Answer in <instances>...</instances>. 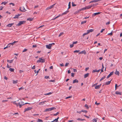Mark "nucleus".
<instances>
[{
    "label": "nucleus",
    "instance_id": "nucleus-16",
    "mask_svg": "<svg viewBox=\"0 0 122 122\" xmlns=\"http://www.w3.org/2000/svg\"><path fill=\"white\" fill-rule=\"evenodd\" d=\"M47 102V101H45L41 102L39 103V104L40 105H43L44 104V103L45 102Z\"/></svg>",
    "mask_w": 122,
    "mask_h": 122
},
{
    "label": "nucleus",
    "instance_id": "nucleus-61",
    "mask_svg": "<svg viewBox=\"0 0 122 122\" xmlns=\"http://www.w3.org/2000/svg\"><path fill=\"white\" fill-rule=\"evenodd\" d=\"M85 107H86L87 109L88 108V106L87 104H86L85 105Z\"/></svg>",
    "mask_w": 122,
    "mask_h": 122
},
{
    "label": "nucleus",
    "instance_id": "nucleus-57",
    "mask_svg": "<svg viewBox=\"0 0 122 122\" xmlns=\"http://www.w3.org/2000/svg\"><path fill=\"white\" fill-rule=\"evenodd\" d=\"M8 101V100H3L2 101V102H7Z\"/></svg>",
    "mask_w": 122,
    "mask_h": 122
},
{
    "label": "nucleus",
    "instance_id": "nucleus-46",
    "mask_svg": "<svg viewBox=\"0 0 122 122\" xmlns=\"http://www.w3.org/2000/svg\"><path fill=\"white\" fill-rule=\"evenodd\" d=\"M74 46V44L73 43L72 44H71L70 45V46L71 48L72 47Z\"/></svg>",
    "mask_w": 122,
    "mask_h": 122
},
{
    "label": "nucleus",
    "instance_id": "nucleus-56",
    "mask_svg": "<svg viewBox=\"0 0 122 122\" xmlns=\"http://www.w3.org/2000/svg\"><path fill=\"white\" fill-rule=\"evenodd\" d=\"M97 4H93V5H91L92 6H95L97 5Z\"/></svg>",
    "mask_w": 122,
    "mask_h": 122
},
{
    "label": "nucleus",
    "instance_id": "nucleus-54",
    "mask_svg": "<svg viewBox=\"0 0 122 122\" xmlns=\"http://www.w3.org/2000/svg\"><path fill=\"white\" fill-rule=\"evenodd\" d=\"M92 2H94V3H95V0H93L92 1H91V2H90L89 3H92Z\"/></svg>",
    "mask_w": 122,
    "mask_h": 122
},
{
    "label": "nucleus",
    "instance_id": "nucleus-14",
    "mask_svg": "<svg viewBox=\"0 0 122 122\" xmlns=\"http://www.w3.org/2000/svg\"><path fill=\"white\" fill-rule=\"evenodd\" d=\"M115 74L119 75V71H117V69L116 70L115 72Z\"/></svg>",
    "mask_w": 122,
    "mask_h": 122
},
{
    "label": "nucleus",
    "instance_id": "nucleus-24",
    "mask_svg": "<svg viewBox=\"0 0 122 122\" xmlns=\"http://www.w3.org/2000/svg\"><path fill=\"white\" fill-rule=\"evenodd\" d=\"M104 68V67L103 65V64H102V67L101 69V71L102 72H103V69Z\"/></svg>",
    "mask_w": 122,
    "mask_h": 122
},
{
    "label": "nucleus",
    "instance_id": "nucleus-6",
    "mask_svg": "<svg viewBox=\"0 0 122 122\" xmlns=\"http://www.w3.org/2000/svg\"><path fill=\"white\" fill-rule=\"evenodd\" d=\"M32 107H28L27 108H25V112L28 111L32 109Z\"/></svg>",
    "mask_w": 122,
    "mask_h": 122
},
{
    "label": "nucleus",
    "instance_id": "nucleus-11",
    "mask_svg": "<svg viewBox=\"0 0 122 122\" xmlns=\"http://www.w3.org/2000/svg\"><path fill=\"white\" fill-rule=\"evenodd\" d=\"M122 92L119 91H116L115 92V94L117 95H121L122 94Z\"/></svg>",
    "mask_w": 122,
    "mask_h": 122
},
{
    "label": "nucleus",
    "instance_id": "nucleus-27",
    "mask_svg": "<svg viewBox=\"0 0 122 122\" xmlns=\"http://www.w3.org/2000/svg\"><path fill=\"white\" fill-rule=\"evenodd\" d=\"M7 3V2L6 1H4L2 2L1 3V4H4V5H5Z\"/></svg>",
    "mask_w": 122,
    "mask_h": 122
},
{
    "label": "nucleus",
    "instance_id": "nucleus-51",
    "mask_svg": "<svg viewBox=\"0 0 122 122\" xmlns=\"http://www.w3.org/2000/svg\"><path fill=\"white\" fill-rule=\"evenodd\" d=\"M51 93H52L50 92H49V93L45 94V95H50L51 94Z\"/></svg>",
    "mask_w": 122,
    "mask_h": 122
},
{
    "label": "nucleus",
    "instance_id": "nucleus-28",
    "mask_svg": "<svg viewBox=\"0 0 122 122\" xmlns=\"http://www.w3.org/2000/svg\"><path fill=\"white\" fill-rule=\"evenodd\" d=\"M40 70V69H39L38 71H36V70H34V72H35V73H36V72L37 73V74H36V75H37V74L39 72V71Z\"/></svg>",
    "mask_w": 122,
    "mask_h": 122
},
{
    "label": "nucleus",
    "instance_id": "nucleus-10",
    "mask_svg": "<svg viewBox=\"0 0 122 122\" xmlns=\"http://www.w3.org/2000/svg\"><path fill=\"white\" fill-rule=\"evenodd\" d=\"M20 14H18L17 15H16L13 18L14 19H16L17 18H18L19 16H20Z\"/></svg>",
    "mask_w": 122,
    "mask_h": 122
},
{
    "label": "nucleus",
    "instance_id": "nucleus-25",
    "mask_svg": "<svg viewBox=\"0 0 122 122\" xmlns=\"http://www.w3.org/2000/svg\"><path fill=\"white\" fill-rule=\"evenodd\" d=\"M92 5H88L87 6H86V8L87 9H89L91 8L92 7Z\"/></svg>",
    "mask_w": 122,
    "mask_h": 122
},
{
    "label": "nucleus",
    "instance_id": "nucleus-52",
    "mask_svg": "<svg viewBox=\"0 0 122 122\" xmlns=\"http://www.w3.org/2000/svg\"><path fill=\"white\" fill-rule=\"evenodd\" d=\"M27 50V49H25L23 51H22V52H25Z\"/></svg>",
    "mask_w": 122,
    "mask_h": 122
},
{
    "label": "nucleus",
    "instance_id": "nucleus-21",
    "mask_svg": "<svg viewBox=\"0 0 122 122\" xmlns=\"http://www.w3.org/2000/svg\"><path fill=\"white\" fill-rule=\"evenodd\" d=\"M78 81L76 79H75L73 80V83H78Z\"/></svg>",
    "mask_w": 122,
    "mask_h": 122
},
{
    "label": "nucleus",
    "instance_id": "nucleus-47",
    "mask_svg": "<svg viewBox=\"0 0 122 122\" xmlns=\"http://www.w3.org/2000/svg\"><path fill=\"white\" fill-rule=\"evenodd\" d=\"M9 4L10 5H12L13 6H14L15 5V4H14L12 3H10Z\"/></svg>",
    "mask_w": 122,
    "mask_h": 122
},
{
    "label": "nucleus",
    "instance_id": "nucleus-37",
    "mask_svg": "<svg viewBox=\"0 0 122 122\" xmlns=\"http://www.w3.org/2000/svg\"><path fill=\"white\" fill-rule=\"evenodd\" d=\"M71 2H69V4H68V9H69V8H71Z\"/></svg>",
    "mask_w": 122,
    "mask_h": 122
},
{
    "label": "nucleus",
    "instance_id": "nucleus-7",
    "mask_svg": "<svg viewBox=\"0 0 122 122\" xmlns=\"http://www.w3.org/2000/svg\"><path fill=\"white\" fill-rule=\"evenodd\" d=\"M114 72L113 71H112L110 73V74L107 76V78H109L110 76H111L112 75L113 73Z\"/></svg>",
    "mask_w": 122,
    "mask_h": 122
},
{
    "label": "nucleus",
    "instance_id": "nucleus-38",
    "mask_svg": "<svg viewBox=\"0 0 122 122\" xmlns=\"http://www.w3.org/2000/svg\"><path fill=\"white\" fill-rule=\"evenodd\" d=\"M79 50H75L74 51V53H78L80 51Z\"/></svg>",
    "mask_w": 122,
    "mask_h": 122
},
{
    "label": "nucleus",
    "instance_id": "nucleus-58",
    "mask_svg": "<svg viewBox=\"0 0 122 122\" xmlns=\"http://www.w3.org/2000/svg\"><path fill=\"white\" fill-rule=\"evenodd\" d=\"M45 78L46 79H48L49 78V76H45Z\"/></svg>",
    "mask_w": 122,
    "mask_h": 122
},
{
    "label": "nucleus",
    "instance_id": "nucleus-19",
    "mask_svg": "<svg viewBox=\"0 0 122 122\" xmlns=\"http://www.w3.org/2000/svg\"><path fill=\"white\" fill-rule=\"evenodd\" d=\"M89 74L88 73H86L84 75V78H85L88 77L89 76Z\"/></svg>",
    "mask_w": 122,
    "mask_h": 122
},
{
    "label": "nucleus",
    "instance_id": "nucleus-44",
    "mask_svg": "<svg viewBox=\"0 0 122 122\" xmlns=\"http://www.w3.org/2000/svg\"><path fill=\"white\" fill-rule=\"evenodd\" d=\"M81 111L82 112H85L86 113L87 112V111H86V110H82Z\"/></svg>",
    "mask_w": 122,
    "mask_h": 122
},
{
    "label": "nucleus",
    "instance_id": "nucleus-8",
    "mask_svg": "<svg viewBox=\"0 0 122 122\" xmlns=\"http://www.w3.org/2000/svg\"><path fill=\"white\" fill-rule=\"evenodd\" d=\"M94 31V30L92 29H91L89 30H87V34H89L90 33Z\"/></svg>",
    "mask_w": 122,
    "mask_h": 122
},
{
    "label": "nucleus",
    "instance_id": "nucleus-62",
    "mask_svg": "<svg viewBox=\"0 0 122 122\" xmlns=\"http://www.w3.org/2000/svg\"><path fill=\"white\" fill-rule=\"evenodd\" d=\"M77 41H76L75 42H74L73 43V44H77Z\"/></svg>",
    "mask_w": 122,
    "mask_h": 122
},
{
    "label": "nucleus",
    "instance_id": "nucleus-12",
    "mask_svg": "<svg viewBox=\"0 0 122 122\" xmlns=\"http://www.w3.org/2000/svg\"><path fill=\"white\" fill-rule=\"evenodd\" d=\"M69 11L67 10L65 12H63L62 13L61 15H65L67 13H68L69 12Z\"/></svg>",
    "mask_w": 122,
    "mask_h": 122
},
{
    "label": "nucleus",
    "instance_id": "nucleus-42",
    "mask_svg": "<svg viewBox=\"0 0 122 122\" xmlns=\"http://www.w3.org/2000/svg\"><path fill=\"white\" fill-rule=\"evenodd\" d=\"M59 114V112H57L56 114H54L53 115L54 116H56L57 115Z\"/></svg>",
    "mask_w": 122,
    "mask_h": 122
},
{
    "label": "nucleus",
    "instance_id": "nucleus-53",
    "mask_svg": "<svg viewBox=\"0 0 122 122\" xmlns=\"http://www.w3.org/2000/svg\"><path fill=\"white\" fill-rule=\"evenodd\" d=\"M69 64V63L68 62H67V63H66L65 65V66H67Z\"/></svg>",
    "mask_w": 122,
    "mask_h": 122
},
{
    "label": "nucleus",
    "instance_id": "nucleus-9",
    "mask_svg": "<svg viewBox=\"0 0 122 122\" xmlns=\"http://www.w3.org/2000/svg\"><path fill=\"white\" fill-rule=\"evenodd\" d=\"M100 13H101V12H99L95 13H93L92 14V15L93 16H95L97 15H98L100 14Z\"/></svg>",
    "mask_w": 122,
    "mask_h": 122
},
{
    "label": "nucleus",
    "instance_id": "nucleus-60",
    "mask_svg": "<svg viewBox=\"0 0 122 122\" xmlns=\"http://www.w3.org/2000/svg\"><path fill=\"white\" fill-rule=\"evenodd\" d=\"M44 26V25H42L40 26L39 27H38V28H41V27H43Z\"/></svg>",
    "mask_w": 122,
    "mask_h": 122
},
{
    "label": "nucleus",
    "instance_id": "nucleus-48",
    "mask_svg": "<svg viewBox=\"0 0 122 122\" xmlns=\"http://www.w3.org/2000/svg\"><path fill=\"white\" fill-rule=\"evenodd\" d=\"M86 6L84 7H83L82 8L81 10H85L87 9V8H86Z\"/></svg>",
    "mask_w": 122,
    "mask_h": 122
},
{
    "label": "nucleus",
    "instance_id": "nucleus-45",
    "mask_svg": "<svg viewBox=\"0 0 122 122\" xmlns=\"http://www.w3.org/2000/svg\"><path fill=\"white\" fill-rule=\"evenodd\" d=\"M11 45L10 44V43H9V44L8 45H7V46H8V48H10L11 46Z\"/></svg>",
    "mask_w": 122,
    "mask_h": 122
},
{
    "label": "nucleus",
    "instance_id": "nucleus-39",
    "mask_svg": "<svg viewBox=\"0 0 122 122\" xmlns=\"http://www.w3.org/2000/svg\"><path fill=\"white\" fill-rule=\"evenodd\" d=\"M51 9V7H50V6L47 7L46 9V10H48L49 9Z\"/></svg>",
    "mask_w": 122,
    "mask_h": 122
},
{
    "label": "nucleus",
    "instance_id": "nucleus-3",
    "mask_svg": "<svg viewBox=\"0 0 122 122\" xmlns=\"http://www.w3.org/2000/svg\"><path fill=\"white\" fill-rule=\"evenodd\" d=\"M29 104L28 103H24L22 101H21L20 102H19V107L20 108H21L22 106L25 104Z\"/></svg>",
    "mask_w": 122,
    "mask_h": 122
},
{
    "label": "nucleus",
    "instance_id": "nucleus-26",
    "mask_svg": "<svg viewBox=\"0 0 122 122\" xmlns=\"http://www.w3.org/2000/svg\"><path fill=\"white\" fill-rule=\"evenodd\" d=\"M51 111L50 110V108H46L45 109V112H47Z\"/></svg>",
    "mask_w": 122,
    "mask_h": 122
},
{
    "label": "nucleus",
    "instance_id": "nucleus-31",
    "mask_svg": "<svg viewBox=\"0 0 122 122\" xmlns=\"http://www.w3.org/2000/svg\"><path fill=\"white\" fill-rule=\"evenodd\" d=\"M9 70L11 72H13L14 71V69L11 68H10Z\"/></svg>",
    "mask_w": 122,
    "mask_h": 122
},
{
    "label": "nucleus",
    "instance_id": "nucleus-5",
    "mask_svg": "<svg viewBox=\"0 0 122 122\" xmlns=\"http://www.w3.org/2000/svg\"><path fill=\"white\" fill-rule=\"evenodd\" d=\"M25 23V21H20L17 25L18 26H19L22 24H24Z\"/></svg>",
    "mask_w": 122,
    "mask_h": 122
},
{
    "label": "nucleus",
    "instance_id": "nucleus-23",
    "mask_svg": "<svg viewBox=\"0 0 122 122\" xmlns=\"http://www.w3.org/2000/svg\"><path fill=\"white\" fill-rule=\"evenodd\" d=\"M18 81L17 80L15 81L13 80V84H16L18 82Z\"/></svg>",
    "mask_w": 122,
    "mask_h": 122
},
{
    "label": "nucleus",
    "instance_id": "nucleus-63",
    "mask_svg": "<svg viewBox=\"0 0 122 122\" xmlns=\"http://www.w3.org/2000/svg\"><path fill=\"white\" fill-rule=\"evenodd\" d=\"M100 104V103H97V102H96L95 103V104L97 105H98Z\"/></svg>",
    "mask_w": 122,
    "mask_h": 122
},
{
    "label": "nucleus",
    "instance_id": "nucleus-50",
    "mask_svg": "<svg viewBox=\"0 0 122 122\" xmlns=\"http://www.w3.org/2000/svg\"><path fill=\"white\" fill-rule=\"evenodd\" d=\"M55 5V4H54L53 5L50 6V7H51V9L53 8L54 6Z\"/></svg>",
    "mask_w": 122,
    "mask_h": 122
},
{
    "label": "nucleus",
    "instance_id": "nucleus-43",
    "mask_svg": "<svg viewBox=\"0 0 122 122\" xmlns=\"http://www.w3.org/2000/svg\"><path fill=\"white\" fill-rule=\"evenodd\" d=\"M63 34V32H62V33H60V34L59 35V37H60V36H61Z\"/></svg>",
    "mask_w": 122,
    "mask_h": 122
},
{
    "label": "nucleus",
    "instance_id": "nucleus-17",
    "mask_svg": "<svg viewBox=\"0 0 122 122\" xmlns=\"http://www.w3.org/2000/svg\"><path fill=\"white\" fill-rule=\"evenodd\" d=\"M111 80H111L110 81H108L106 82L105 83V85H109L111 83Z\"/></svg>",
    "mask_w": 122,
    "mask_h": 122
},
{
    "label": "nucleus",
    "instance_id": "nucleus-20",
    "mask_svg": "<svg viewBox=\"0 0 122 122\" xmlns=\"http://www.w3.org/2000/svg\"><path fill=\"white\" fill-rule=\"evenodd\" d=\"M33 18H28L27 19V20H28L32 21L33 20Z\"/></svg>",
    "mask_w": 122,
    "mask_h": 122
},
{
    "label": "nucleus",
    "instance_id": "nucleus-59",
    "mask_svg": "<svg viewBox=\"0 0 122 122\" xmlns=\"http://www.w3.org/2000/svg\"><path fill=\"white\" fill-rule=\"evenodd\" d=\"M102 0H95V2L96 3V2H97L98 1H100Z\"/></svg>",
    "mask_w": 122,
    "mask_h": 122
},
{
    "label": "nucleus",
    "instance_id": "nucleus-15",
    "mask_svg": "<svg viewBox=\"0 0 122 122\" xmlns=\"http://www.w3.org/2000/svg\"><path fill=\"white\" fill-rule=\"evenodd\" d=\"M101 84H100V85H97V86H96L95 87V89H99L100 88V87L101 86Z\"/></svg>",
    "mask_w": 122,
    "mask_h": 122
},
{
    "label": "nucleus",
    "instance_id": "nucleus-36",
    "mask_svg": "<svg viewBox=\"0 0 122 122\" xmlns=\"http://www.w3.org/2000/svg\"><path fill=\"white\" fill-rule=\"evenodd\" d=\"M86 21H82L81 22V24H83L85 23H86Z\"/></svg>",
    "mask_w": 122,
    "mask_h": 122
},
{
    "label": "nucleus",
    "instance_id": "nucleus-2",
    "mask_svg": "<svg viewBox=\"0 0 122 122\" xmlns=\"http://www.w3.org/2000/svg\"><path fill=\"white\" fill-rule=\"evenodd\" d=\"M45 60L44 59H43V57L40 58L39 59V60L37 61V63L42 62L44 63L45 62Z\"/></svg>",
    "mask_w": 122,
    "mask_h": 122
},
{
    "label": "nucleus",
    "instance_id": "nucleus-30",
    "mask_svg": "<svg viewBox=\"0 0 122 122\" xmlns=\"http://www.w3.org/2000/svg\"><path fill=\"white\" fill-rule=\"evenodd\" d=\"M37 122H43V121L42 120L38 119V120L37 121Z\"/></svg>",
    "mask_w": 122,
    "mask_h": 122
},
{
    "label": "nucleus",
    "instance_id": "nucleus-41",
    "mask_svg": "<svg viewBox=\"0 0 122 122\" xmlns=\"http://www.w3.org/2000/svg\"><path fill=\"white\" fill-rule=\"evenodd\" d=\"M24 89V88H23L22 87H21L19 88V90L20 91L21 90H22Z\"/></svg>",
    "mask_w": 122,
    "mask_h": 122
},
{
    "label": "nucleus",
    "instance_id": "nucleus-1",
    "mask_svg": "<svg viewBox=\"0 0 122 122\" xmlns=\"http://www.w3.org/2000/svg\"><path fill=\"white\" fill-rule=\"evenodd\" d=\"M55 44L54 43H52L48 45H46V47L48 49H50L51 48V47L53 45H54Z\"/></svg>",
    "mask_w": 122,
    "mask_h": 122
},
{
    "label": "nucleus",
    "instance_id": "nucleus-34",
    "mask_svg": "<svg viewBox=\"0 0 122 122\" xmlns=\"http://www.w3.org/2000/svg\"><path fill=\"white\" fill-rule=\"evenodd\" d=\"M106 78V76H104V77H102L100 80V81H101L102 80Z\"/></svg>",
    "mask_w": 122,
    "mask_h": 122
},
{
    "label": "nucleus",
    "instance_id": "nucleus-29",
    "mask_svg": "<svg viewBox=\"0 0 122 122\" xmlns=\"http://www.w3.org/2000/svg\"><path fill=\"white\" fill-rule=\"evenodd\" d=\"M51 111L53 110H54L56 109V108L55 107H53L51 108H50Z\"/></svg>",
    "mask_w": 122,
    "mask_h": 122
},
{
    "label": "nucleus",
    "instance_id": "nucleus-22",
    "mask_svg": "<svg viewBox=\"0 0 122 122\" xmlns=\"http://www.w3.org/2000/svg\"><path fill=\"white\" fill-rule=\"evenodd\" d=\"M13 60H7V62H9V63H12V62L13 61Z\"/></svg>",
    "mask_w": 122,
    "mask_h": 122
},
{
    "label": "nucleus",
    "instance_id": "nucleus-35",
    "mask_svg": "<svg viewBox=\"0 0 122 122\" xmlns=\"http://www.w3.org/2000/svg\"><path fill=\"white\" fill-rule=\"evenodd\" d=\"M97 119H95L94 118L93 120V122H97Z\"/></svg>",
    "mask_w": 122,
    "mask_h": 122
},
{
    "label": "nucleus",
    "instance_id": "nucleus-18",
    "mask_svg": "<svg viewBox=\"0 0 122 122\" xmlns=\"http://www.w3.org/2000/svg\"><path fill=\"white\" fill-rule=\"evenodd\" d=\"M59 118V117H58L57 118L55 119L53 121H51V122H57L58 121V119Z\"/></svg>",
    "mask_w": 122,
    "mask_h": 122
},
{
    "label": "nucleus",
    "instance_id": "nucleus-55",
    "mask_svg": "<svg viewBox=\"0 0 122 122\" xmlns=\"http://www.w3.org/2000/svg\"><path fill=\"white\" fill-rule=\"evenodd\" d=\"M72 6H76V5L73 2L72 3Z\"/></svg>",
    "mask_w": 122,
    "mask_h": 122
},
{
    "label": "nucleus",
    "instance_id": "nucleus-13",
    "mask_svg": "<svg viewBox=\"0 0 122 122\" xmlns=\"http://www.w3.org/2000/svg\"><path fill=\"white\" fill-rule=\"evenodd\" d=\"M14 23L8 24L7 25V26L9 27H11L12 25H14Z\"/></svg>",
    "mask_w": 122,
    "mask_h": 122
},
{
    "label": "nucleus",
    "instance_id": "nucleus-49",
    "mask_svg": "<svg viewBox=\"0 0 122 122\" xmlns=\"http://www.w3.org/2000/svg\"><path fill=\"white\" fill-rule=\"evenodd\" d=\"M50 82H55V80H51L49 81Z\"/></svg>",
    "mask_w": 122,
    "mask_h": 122
},
{
    "label": "nucleus",
    "instance_id": "nucleus-33",
    "mask_svg": "<svg viewBox=\"0 0 122 122\" xmlns=\"http://www.w3.org/2000/svg\"><path fill=\"white\" fill-rule=\"evenodd\" d=\"M14 104H16L17 106H19V103H16L15 102H14Z\"/></svg>",
    "mask_w": 122,
    "mask_h": 122
},
{
    "label": "nucleus",
    "instance_id": "nucleus-40",
    "mask_svg": "<svg viewBox=\"0 0 122 122\" xmlns=\"http://www.w3.org/2000/svg\"><path fill=\"white\" fill-rule=\"evenodd\" d=\"M72 97V96H69L68 97H66V99H68V98H71V97Z\"/></svg>",
    "mask_w": 122,
    "mask_h": 122
},
{
    "label": "nucleus",
    "instance_id": "nucleus-32",
    "mask_svg": "<svg viewBox=\"0 0 122 122\" xmlns=\"http://www.w3.org/2000/svg\"><path fill=\"white\" fill-rule=\"evenodd\" d=\"M81 52L82 54H86V52L85 50L81 51Z\"/></svg>",
    "mask_w": 122,
    "mask_h": 122
},
{
    "label": "nucleus",
    "instance_id": "nucleus-4",
    "mask_svg": "<svg viewBox=\"0 0 122 122\" xmlns=\"http://www.w3.org/2000/svg\"><path fill=\"white\" fill-rule=\"evenodd\" d=\"M19 10L21 11L24 12L26 10L24 6L20 7Z\"/></svg>",
    "mask_w": 122,
    "mask_h": 122
},
{
    "label": "nucleus",
    "instance_id": "nucleus-64",
    "mask_svg": "<svg viewBox=\"0 0 122 122\" xmlns=\"http://www.w3.org/2000/svg\"><path fill=\"white\" fill-rule=\"evenodd\" d=\"M105 30V29H102L101 30L100 32L101 33H102L103 31Z\"/></svg>",
    "mask_w": 122,
    "mask_h": 122
}]
</instances>
